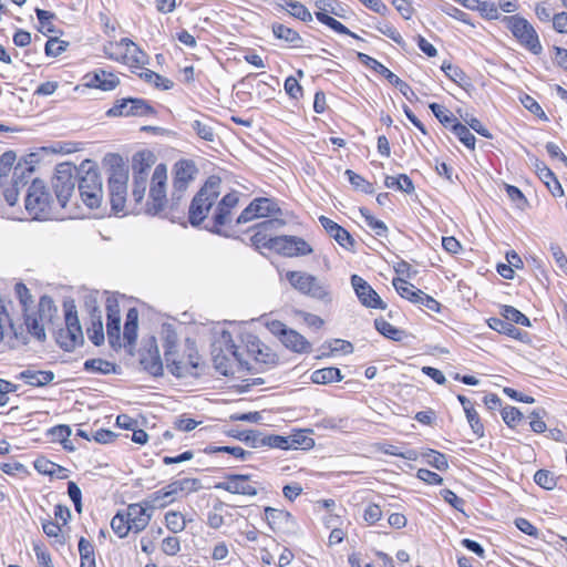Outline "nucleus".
Returning a JSON list of instances; mask_svg holds the SVG:
<instances>
[{"mask_svg": "<svg viewBox=\"0 0 567 567\" xmlns=\"http://www.w3.org/2000/svg\"><path fill=\"white\" fill-rule=\"evenodd\" d=\"M163 336V349H164V359L165 361H169L172 357H177V342L178 337L174 329L171 326L164 327L162 331Z\"/></svg>", "mask_w": 567, "mask_h": 567, "instance_id": "473e14b6", "label": "nucleus"}, {"mask_svg": "<svg viewBox=\"0 0 567 567\" xmlns=\"http://www.w3.org/2000/svg\"><path fill=\"white\" fill-rule=\"evenodd\" d=\"M166 367L169 372L178 378L186 377L190 373V370L197 367V363L193 360V357L189 355V362L186 363L177 357H172L169 361H165Z\"/></svg>", "mask_w": 567, "mask_h": 567, "instance_id": "79ce46f5", "label": "nucleus"}, {"mask_svg": "<svg viewBox=\"0 0 567 567\" xmlns=\"http://www.w3.org/2000/svg\"><path fill=\"white\" fill-rule=\"evenodd\" d=\"M111 527L113 532L121 538L125 537L128 534V532L132 530L125 514L122 513H117L112 518Z\"/></svg>", "mask_w": 567, "mask_h": 567, "instance_id": "338daca9", "label": "nucleus"}, {"mask_svg": "<svg viewBox=\"0 0 567 567\" xmlns=\"http://www.w3.org/2000/svg\"><path fill=\"white\" fill-rule=\"evenodd\" d=\"M282 1H284V3L281 4L282 8H285L289 12V14H291L292 17H295L303 22H309L312 20L311 12L301 2L295 1V0H282Z\"/></svg>", "mask_w": 567, "mask_h": 567, "instance_id": "a18cd8bd", "label": "nucleus"}, {"mask_svg": "<svg viewBox=\"0 0 567 567\" xmlns=\"http://www.w3.org/2000/svg\"><path fill=\"white\" fill-rule=\"evenodd\" d=\"M231 209L224 207L218 203L214 216L212 226L206 225L205 228L214 234L221 235L220 227L227 225L230 221Z\"/></svg>", "mask_w": 567, "mask_h": 567, "instance_id": "37998d69", "label": "nucleus"}, {"mask_svg": "<svg viewBox=\"0 0 567 567\" xmlns=\"http://www.w3.org/2000/svg\"><path fill=\"white\" fill-rule=\"evenodd\" d=\"M79 553L81 557L80 567H96L93 544L81 537L79 540Z\"/></svg>", "mask_w": 567, "mask_h": 567, "instance_id": "de8ad7c7", "label": "nucleus"}, {"mask_svg": "<svg viewBox=\"0 0 567 567\" xmlns=\"http://www.w3.org/2000/svg\"><path fill=\"white\" fill-rule=\"evenodd\" d=\"M155 164V156L148 150H143L134 154L132 158L133 177L143 176L148 178L151 167Z\"/></svg>", "mask_w": 567, "mask_h": 567, "instance_id": "b1692460", "label": "nucleus"}, {"mask_svg": "<svg viewBox=\"0 0 567 567\" xmlns=\"http://www.w3.org/2000/svg\"><path fill=\"white\" fill-rule=\"evenodd\" d=\"M384 185L388 188H396L406 194H412L414 192V185L412 179L405 175L401 174L398 177L394 176H385Z\"/></svg>", "mask_w": 567, "mask_h": 567, "instance_id": "09e8293b", "label": "nucleus"}, {"mask_svg": "<svg viewBox=\"0 0 567 567\" xmlns=\"http://www.w3.org/2000/svg\"><path fill=\"white\" fill-rule=\"evenodd\" d=\"M507 28L518 42L534 54L543 51L538 34L534 27L523 17L509 16L505 17Z\"/></svg>", "mask_w": 567, "mask_h": 567, "instance_id": "6e6552de", "label": "nucleus"}, {"mask_svg": "<svg viewBox=\"0 0 567 567\" xmlns=\"http://www.w3.org/2000/svg\"><path fill=\"white\" fill-rule=\"evenodd\" d=\"M424 457L430 466L439 471H446L449 468L447 458L441 452L429 450V452L424 454Z\"/></svg>", "mask_w": 567, "mask_h": 567, "instance_id": "680f3d73", "label": "nucleus"}, {"mask_svg": "<svg viewBox=\"0 0 567 567\" xmlns=\"http://www.w3.org/2000/svg\"><path fill=\"white\" fill-rule=\"evenodd\" d=\"M138 75L145 82L153 83L157 89L161 90H169L174 85V83L169 79L164 78L152 70H145L144 72H141Z\"/></svg>", "mask_w": 567, "mask_h": 567, "instance_id": "864d4df0", "label": "nucleus"}, {"mask_svg": "<svg viewBox=\"0 0 567 567\" xmlns=\"http://www.w3.org/2000/svg\"><path fill=\"white\" fill-rule=\"evenodd\" d=\"M117 365L103 359H90L84 362V370L92 373L110 374L117 373Z\"/></svg>", "mask_w": 567, "mask_h": 567, "instance_id": "a19ab883", "label": "nucleus"}, {"mask_svg": "<svg viewBox=\"0 0 567 567\" xmlns=\"http://www.w3.org/2000/svg\"><path fill=\"white\" fill-rule=\"evenodd\" d=\"M138 312L135 308L128 309L124 324L123 338L127 344L133 346L137 339Z\"/></svg>", "mask_w": 567, "mask_h": 567, "instance_id": "2f4dec72", "label": "nucleus"}, {"mask_svg": "<svg viewBox=\"0 0 567 567\" xmlns=\"http://www.w3.org/2000/svg\"><path fill=\"white\" fill-rule=\"evenodd\" d=\"M166 527L174 534L181 533L186 527V518L181 512L171 511L165 514Z\"/></svg>", "mask_w": 567, "mask_h": 567, "instance_id": "5fc2aeb1", "label": "nucleus"}, {"mask_svg": "<svg viewBox=\"0 0 567 567\" xmlns=\"http://www.w3.org/2000/svg\"><path fill=\"white\" fill-rule=\"evenodd\" d=\"M430 109L434 116L440 121L441 124H443L445 127H451L454 123H457L456 117H454L453 114H451L447 110H445L443 106H441L437 103H431Z\"/></svg>", "mask_w": 567, "mask_h": 567, "instance_id": "052dcab7", "label": "nucleus"}, {"mask_svg": "<svg viewBox=\"0 0 567 567\" xmlns=\"http://www.w3.org/2000/svg\"><path fill=\"white\" fill-rule=\"evenodd\" d=\"M357 56L362 64L383 75L389 82H391L394 79L395 74L392 71H390L386 66H384L382 63L371 58L370 55L362 52H358Z\"/></svg>", "mask_w": 567, "mask_h": 567, "instance_id": "49530a36", "label": "nucleus"}, {"mask_svg": "<svg viewBox=\"0 0 567 567\" xmlns=\"http://www.w3.org/2000/svg\"><path fill=\"white\" fill-rule=\"evenodd\" d=\"M34 468L44 475H56L58 473L64 471V468L44 457L38 458L34 462Z\"/></svg>", "mask_w": 567, "mask_h": 567, "instance_id": "69168bd1", "label": "nucleus"}, {"mask_svg": "<svg viewBox=\"0 0 567 567\" xmlns=\"http://www.w3.org/2000/svg\"><path fill=\"white\" fill-rule=\"evenodd\" d=\"M174 499L175 497L173 496L172 493H168V487L166 485L164 488L151 494L148 498L144 501V504L147 505L151 509H154L156 507L164 508L171 503H173Z\"/></svg>", "mask_w": 567, "mask_h": 567, "instance_id": "58836bf2", "label": "nucleus"}, {"mask_svg": "<svg viewBox=\"0 0 567 567\" xmlns=\"http://www.w3.org/2000/svg\"><path fill=\"white\" fill-rule=\"evenodd\" d=\"M197 167L194 162L188 159H181L174 165V179L173 185L177 190H187L189 184L194 181L197 174Z\"/></svg>", "mask_w": 567, "mask_h": 567, "instance_id": "aec40b11", "label": "nucleus"}, {"mask_svg": "<svg viewBox=\"0 0 567 567\" xmlns=\"http://www.w3.org/2000/svg\"><path fill=\"white\" fill-rule=\"evenodd\" d=\"M215 487L248 497H254L264 491L261 483L254 481L250 475L244 474H228L225 481L217 483Z\"/></svg>", "mask_w": 567, "mask_h": 567, "instance_id": "9d476101", "label": "nucleus"}, {"mask_svg": "<svg viewBox=\"0 0 567 567\" xmlns=\"http://www.w3.org/2000/svg\"><path fill=\"white\" fill-rule=\"evenodd\" d=\"M167 168L164 164H158L152 176L150 199L146 205V213L150 215H159L168 206L166 197Z\"/></svg>", "mask_w": 567, "mask_h": 567, "instance_id": "0eeeda50", "label": "nucleus"}, {"mask_svg": "<svg viewBox=\"0 0 567 567\" xmlns=\"http://www.w3.org/2000/svg\"><path fill=\"white\" fill-rule=\"evenodd\" d=\"M342 379L343 377L341 374V371L334 367L319 369L313 371L311 374V381L317 384L339 382Z\"/></svg>", "mask_w": 567, "mask_h": 567, "instance_id": "e433bc0d", "label": "nucleus"}, {"mask_svg": "<svg viewBox=\"0 0 567 567\" xmlns=\"http://www.w3.org/2000/svg\"><path fill=\"white\" fill-rule=\"evenodd\" d=\"M351 285L362 306L381 310L386 308V303L362 277L352 275Z\"/></svg>", "mask_w": 567, "mask_h": 567, "instance_id": "2eb2a0df", "label": "nucleus"}, {"mask_svg": "<svg viewBox=\"0 0 567 567\" xmlns=\"http://www.w3.org/2000/svg\"><path fill=\"white\" fill-rule=\"evenodd\" d=\"M106 333L112 348L121 347V311L116 300H106Z\"/></svg>", "mask_w": 567, "mask_h": 567, "instance_id": "a211bd4d", "label": "nucleus"}, {"mask_svg": "<svg viewBox=\"0 0 567 567\" xmlns=\"http://www.w3.org/2000/svg\"><path fill=\"white\" fill-rule=\"evenodd\" d=\"M534 481L538 486L547 491L554 489L557 485L556 477L547 470H538L534 475Z\"/></svg>", "mask_w": 567, "mask_h": 567, "instance_id": "e2e57ef3", "label": "nucleus"}, {"mask_svg": "<svg viewBox=\"0 0 567 567\" xmlns=\"http://www.w3.org/2000/svg\"><path fill=\"white\" fill-rule=\"evenodd\" d=\"M155 110L145 100L137 97L121 99L106 112L110 117L115 116H148Z\"/></svg>", "mask_w": 567, "mask_h": 567, "instance_id": "f8f14e48", "label": "nucleus"}, {"mask_svg": "<svg viewBox=\"0 0 567 567\" xmlns=\"http://www.w3.org/2000/svg\"><path fill=\"white\" fill-rule=\"evenodd\" d=\"M90 317L91 322L86 329L87 337L93 344L101 346L104 342L102 311L96 306H93Z\"/></svg>", "mask_w": 567, "mask_h": 567, "instance_id": "393cba45", "label": "nucleus"}, {"mask_svg": "<svg viewBox=\"0 0 567 567\" xmlns=\"http://www.w3.org/2000/svg\"><path fill=\"white\" fill-rule=\"evenodd\" d=\"M392 285L402 298H405L412 302L417 300L416 296L422 291L420 289H415L412 284L402 278H394L392 280Z\"/></svg>", "mask_w": 567, "mask_h": 567, "instance_id": "3c124183", "label": "nucleus"}, {"mask_svg": "<svg viewBox=\"0 0 567 567\" xmlns=\"http://www.w3.org/2000/svg\"><path fill=\"white\" fill-rule=\"evenodd\" d=\"M501 315L512 323L514 322L524 327L530 326L529 319L513 306H503Z\"/></svg>", "mask_w": 567, "mask_h": 567, "instance_id": "4d7b16f0", "label": "nucleus"}, {"mask_svg": "<svg viewBox=\"0 0 567 567\" xmlns=\"http://www.w3.org/2000/svg\"><path fill=\"white\" fill-rule=\"evenodd\" d=\"M234 437H237L238 440L245 442L246 444L250 445L251 447H260L262 446V434L258 431L249 430V431H243L238 434H231Z\"/></svg>", "mask_w": 567, "mask_h": 567, "instance_id": "774afa93", "label": "nucleus"}, {"mask_svg": "<svg viewBox=\"0 0 567 567\" xmlns=\"http://www.w3.org/2000/svg\"><path fill=\"white\" fill-rule=\"evenodd\" d=\"M442 71L449 79L458 84L462 87L470 85L468 78L458 66L452 65L451 63L444 62L441 66Z\"/></svg>", "mask_w": 567, "mask_h": 567, "instance_id": "603ef678", "label": "nucleus"}, {"mask_svg": "<svg viewBox=\"0 0 567 567\" xmlns=\"http://www.w3.org/2000/svg\"><path fill=\"white\" fill-rule=\"evenodd\" d=\"M18 379L24 380L27 384L32 386H44L54 380V373L52 371L27 369L19 373Z\"/></svg>", "mask_w": 567, "mask_h": 567, "instance_id": "bb28decb", "label": "nucleus"}, {"mask_svg": "<svg viewBox=\"0 0 567 567\" xmlns=\"http://www.w3.org/2000/svg\"><path fill=\"white\" fill-rule=\"evenodd\" d=\"M289 442L291 450H310L315 446L313 439L306 435L303 431L289 435Z\"/></svg>", "mask_w": 567, "mask_h": 567, "instance_id": "13d9d810", "label": "nucleus"}, {"mask_svg": "<svg viewBox=\"0 0 567 567\" xmlns=\"http://www.w3.org/2000/svg\"><path fill=\"white\" fill-rule=\"evenodd\" d=\"M79 175L80 167H75L70 163H61L56 166L52 185L61 207H66L69 199L74 193Z\"/></svg>", "mask_w": 567, "mask_h": 567, "instance_id": "423d86ee", "label": "nucleus"}, {"mask_svg": "<svg viewBox=\"0 0 567 567\" xmlns=\"http://www.w3.org/2000/svg\"><path fill=\"white\" fill-rule=\"evenodd\" d=\"M287 279L299 292L318 300L329 299V287L317 277L301 272L288 271Z\"/></svg>", "mask_w": 567, "mask_h": 567, "instance_id": "1a4fd4ad", "label": "nucleus"}, {"mask_svg": "<svg viewBox=\"0 0 567 567\" xmlns=\"http://www.w3.org/2000/svg\"><path fill=\"white\" fill-rule=\"evenodd\" d=\"M536 172L554 196H561L564 194L560 183L554 173L544 163L536 164Z\"/></svg>", "mask_w": 567, "mask_h": 567, "instance_id": "c85d7f7f", "label": "nucleus"}, {"mask_svg": "<svg viewBox=\"0 0 567 567\" xmlns=\"http://www.w3.org/2000/svg\"><path fill=\"white\" fill-rule=\"evenodd\" d=\"M272 250L285 257L307 256L312 252L311 246L297 236H276Z\"/></svg>", "mask_w": 567, "mask_h": 567, "instance_id": "ddd939ff", "label": "nucleus"}, {"mask_svg": "<svg viewBox=\"0 0 567 567\" xmlns=\"http://www.w3.org/2000/svg\"><path fill=\"white\" fill-rule=\"evenodd\" d=\"M71 433L72 431L69 425L60 424L49 429L47 435L50 436L52 441L60 442L65 450L73 451L74 446L69 440Z\"/></svg>", "mask_w": 567, "mask_h": 567, "instance_id": "c03bdc74", "label": "nucleus"}, {"mask_svg": "<svg viewBox=\"0 0 567 567\" xmlns=\"http://www.w3.org/2000/svg\"><path fill=\"white\" fill-rule=\"evenodd\" d=\"M78 187L82 202L89 208L100 207L103 198L102 178L93 162L84 161L80 165Z\"/></svg>", "mask_w": 567, "mask_h": 567, "instance_id": "7ed1b4c3", "label": "nucleus"}, {"mask_svg": "<svg viewBox=\"0 0 567 567\" xmlns=\"http://www.w3.org/2000/svg\"><path fill=\"white\" fill-rule=\"evenodd\" d=\"M147 54L133 42L132 45L126 48V58L124 59L123 64L128 65L131 69H142L147 63Z\"/></svg>", "mask_w": 567, "mask_h": 567, "instance_id": "72a5a7b5", "label": "nucleus"}, {"mask_svg": "<svg viewBox=\"0 0 567 567\" xmlns=\"http://www.w3.org/2000/svg\"><path fill=\"white\" fill-rule=\"evenodd\" d=\"M320 224L326 229V231L343 248L351 249L354 246V240L351 235L340 225H338L332 219L320 216Z\"/></svg>", "mask_w": 567, "mask_h": 567, "instance_id": "5701e85b", "label": "nucleus"}, {"mask_svg": "<svg viewBox=\"0 0 567 567\" xmlns=\"http://www.w3.org/2000/svg\"><path fill=\"white\" fill-rule=\"evenodd\" d=\"M251 204H252L254 208L256 209L258 218L276 216L281 212L278 204L271 198H267V197L255 198L251 202Z\"/></svg>", "mask_w": 567, "mask_h": 567, "instance_id": "f704fd0d", "label": "nucleus"}, {"mask_svg": "<svg viewBox=\"0 0 567 567\" xmlns=\"http://www.w3.org/2000/svg\"><path fill=\"white\" fill-rule=\"evenodd\" d=\"M281 342L286 348L295 352L307 353L311 350L310 342L302 334L292 329H289L287 333H284Z\"/></svg>", "mask_w": 567, "mask_h": 567, "instance_id": "a878e982", "label": "nucleus"}, {"mask_svg": "<svg viewBox=\"0 0 567 567\" xmlns=\"http://www.w3.org/2000/svg\"><path fill=\"white\" fill-rule=\"evenodd\" d=\"M272 33L277 39L284 40L287 43L292 44L293 47H299L301 42V38L297 31L293 29L282 24V23H274Z\"/></svg>", "mask_w": 567, "mask_h": 567, "instance_id": "ea45409f", "label": "nucleus"}, {"mask_svg": "<svg viewBox=\"0 0 567 567\" xmlns=\"http://www.w3.org/2000/svg\"><path fill=\"white\" fill-rule=\"evenodd\" d=\"M110 166L109 177L110 202L115 213L123 212L126 203L128 172L121 155L110 153L104 157Z\"/></svg>", "mask_w": 567, "mask_h": 567, "instance_id": "f257e3e1", "label": "nucleus"}, {"mask_svg": "<svg viewBox=\"0 0 567 567\" xmlns=\"http://www.w3.org/2000/svg\"><path fill=\"white\" fill-rule=\"evenodd\" d=\"M132 44L133 41L128 38H123L120 41H110L103 45V52L109 59L123 63L126 58V48Z\"/></svg>", "mask_w": 567, "mask_h": 567, "instance_id": "cd10ccee", "label": "nucleus"}, {"mask_svg": "<svg viewBox=\"0 0 567 567\" xmlns=\"http://www.w3.org/2000/svg\"><path fill=\"white\" fill-rule=\"evenodd\" d=\"M141 364L144 369L154 377L163 374V362L161 360L157 348L154 351H148L146 355L141 359Z\"/></svg>", "mask_w": 567, "mask_h": 567, "instance_id": "4c0bfd02", "label": "nucleus"}, {"mask_svg": "<svg viewBox=\"0 0 567 567\" xmlns=\"http://www.w3.org/2000/svg\"><path fill=\"white\" fill-rule=\"evenodd\" d=\"M58 311L52 298L49 296H42L39 301V318L30 315H24V323L28 332L35 337L38 340L43 341L45 339L44 322H52V316Z\"/></svg>", "mask_w": 567, "mask_h": 567, "instance_id": "9b49d317", "label": "nucleus"}, {"mask_svg": "<svg viewBox=\"0 0 567 567\" xmlns=\"http://www.w3.org/2000/svg\"><path fill=\"white\" fill-rule=\"evenodd\" d=\"M13 168V176L11 185L3 189V198L6 203L13 207L18 203L20 188L24 187L33 173V167L17 164Z\"/></svg>", "mask_w": 567, "mask_h": 567, "instance_id": "dca6fc26", "label": "nucleus"}, {"mask_svg": "<svg viewBox=\"0 0 567 567\" xmlns=\"http://www.w3.org/2000/svg\"><path fill=\"white\" fill-rule=\"evenodd\" d=\"M265 518L272 530H286L295 525L292 515L285 509L268 506L265 508Z\"/></svg>", "mask_w": 567, "mask_h": 567, "instance_id": "4be33fe9", "label": "nucleus"}, {"mask_svg": "<svg viewBox=\"0 0 567 567\" xmlns=\"http://www.w3.org/2000/svg\"><path fill=\"white\" fill-rule=\"evenodd\" d=\"M487 323L491 329L517 340H520L524 334V332L505 318H489Z\"/></svg>", "mask_w": 567, "mask_h": 567, "instance_id": "7c9ffc66", "label": "nucleus"}, {"mask_svg": "<svg viewBox=\"0 0 567 567\" xmlns=\"http://www.w3.org/2000/svg\"><path fill=\"white\" fill-rule=\"evenodd\" d=\"M148 509L151 508L145 505L144 502L140 504H131L127 506L125 516L134 533L144 530L150 524L152 513H148Z\"/></svg>", "mask_w": 567, "mask_h": 567, "instance_id": "6ab92c4d", "label": "nucleus"}, {"mask_svg": "<svg viewBox=\"0 0 567 567\" xmlns=\"http://www.w3.org/2000/svg\"><path fill=\"white\" fill-rule=\"evenodd\" d=\"M346 175L348 176L349 182L355 189H359L367 194H372L374 192L372 184L365 181L361 175L354 173L351 169H347Z\"/></svg>", "mask_w": 567, "mask_h": 567, "instance_id": "0e129e2a", "label": "nucleus"}, {"mask_svg": "<svg viewBox=\"0 0 567 567\" xmlns=\"http://www.w3.org/2000/svg\"><path fill=\"white\" fill-rule=\"evenodd\" d=\"M220 184L219 177L210 176L194 196L188 209V219L192 226L197 227L206 219L220 195Z\"/></svg>", "mask_w": 567, "mask_h": 567, "instance_id": "f03ea898", "label": "nucleus"}, {"mask_svg": "<svg viewBox=\"0 0 567 567\" xmlns=\"http://www.w3.org/2000/svg\"><path fill=\"white\" fill-rule=\"evenodd\" d=\"M223 339L225 340L226 352L229 353L231 355V358H229L227 354L216 353L214 355V364H215L216 370L220 374L227 377V375L234 373L233 362H237L238 364L241 365L243 358H241V354L238 352V348L231 340V337L229 333L224 332Z\"/></svg>", "mask_w": 567, "mask_h": 567, "instance_id": "f3484780", "label": "nucleus"}, {"mask_svg": "<svg viewBox=\"0 0 567 567\" xmlns=\"http://www.w3.org/2000/svg\"><path fill=\"white\" fill-rule=\"evenodd\" d=\"M51 195L43 181L34 179L28 188L24 206L34 219H48L51 213Z\"/></svg>", "mask_w": 567, "mask_h": 567, "instance_id": "39448f33", "label": "nucleus"}, {"mask_svg": "<svg viewBox=\"0 0 567 567\" xmlns=\"http://www.w3.org/2000/svg\"><path fill=\"white\" fill-rule=\"evenodd\" d=\"M338 6V2L334 0H317L315 2V7L317 9L316 17L317 19L331 28L333 31L341 33V34H348L353 38H359L357 34L351 32L346 25H343L341 22L332 18L330 14L340 16L337 11L336 7Z\"/></svg>", "mask_w": 567, "mask_h": 567, "instance_id": "4468645a", "label": "nucleus"}, {"mask_svg": "<svg viewBox=\"0 0 567 567\" xmlns=\"http://www.w3.org/2000/svg\"><path fill=\"white\" fill-rule=\"evenodd\" d=\"M375 329L385 338L394 341H401L404 337V331L395 328L383 318H377L374 320Z\"/></svg>", "mask_w": 567, "mask_h": 567, "instance_id": "8fccbe9b", "label": "nucleus"}, {"mask_svg": "<svg viewBox=\"0 0 567 567\" xmlns=\"http://www.w3.org/2000/svg\"><path fill=\"white\" fill-rule=\"evenodd\" d=\"M64 328L55 332L56 343L65 351H72L83 343V332L74 303H64Z\"/></svg>", "mask_w": 567, "mask_h": 567, "instance_id": "20e7f679", "label": "nucleus"}, {"mask_svg": "<svg viewBox=\"0 0 567 567\" xmlns=\"http://www.w3.org/2000/svg\"><path fill=\"white\" fill-rule=\"evenodd\" d=\"M85 86L100 89L102 91H112L120 84V79L112 72L96 70L84 76Z\"/></svg>", "mask_w": 567, "mask_h": 567, "instance_id": "412c9836", "label": "nucleus"}, {"mask_svg": "<svg viewBox=\"0 0 567 567\" xmlns=\"http://www.w3.org/2000/svg\"><path fill=\"white\" fill-rule=\"evenodd\" d=\"M452 132L458 137V140L468 148H475V136L471 133L470 128L457 122L452 125Z\"/></svg>", "mask_w": 567, "mask_h": 567, "instance_id": "6e6d98bb", "label": "nucleus"}, {"mask_svg": "<svg viewBox=\"0 0 567 567\" xmlns=\"http://www.w3.org/2000/svg\"><path fill=\"white\" fill-rule=\"evenodd\" d=\"M360 214L364 218L367 225L375 233L377 236H385L388 227L379 219H375L373 215L367 208H360Z\"/></svg>", "mask_w": 567, "mask_h": 567, "instance_id": "bf43d9fd", "label": "nucleus"}, {"mask_svg": "<svg viewBox=\"0 0 567 567\" xmlns=\"http://www.w3.org/2000/svg\"><path fill=\"white\" fill-rule=\"evenodd\" d=\"M168 493L175 497L179 493L190 494L202 488V483L198 478L185 477L171 482L168 485Z\"/></svg>", "mask_w": 567, "mask_h": 567, "instance_id": "c756f323", "label": "nucleus"}, {"mask_svg": "<svg viewBox=\"0 0 567 567\" xmlns=\"http://www.w3.org/2000/svg\"><path fill=\"white\" fill-rule=\"evenodd\" d=\"M213 120L204 116L203 118H197L190 122V127L204 141L214 142L215 141V132L212 126Z\"/></svg>", "mask_w": 567, "mask_h": 567, "instance_id": "c9c22d12", "label": "nucleus"}]
</instances>
